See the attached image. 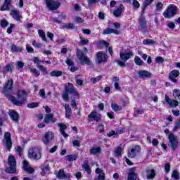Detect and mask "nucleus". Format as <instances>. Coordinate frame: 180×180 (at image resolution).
<instances>
[{
    "mask_svg": "<svg viewBox=\"0 0 180 180\" xmlns=\"http://www.w3.org/2000/svg\"><path fill=\"white\" fill-rule=\"evenodd\" d=\"M16 96L17 99L14 96H12L11 98H10L13 105H15L16 106H22V105H25V103L26 102V96H27L26 91L23 89L18 90L17 91Z\"/></svg>",
    "mask_w": 180,
    "mask_h": 180,
    "instance_id": "obj_1",
    "label": "nucleus"
},
{
    "mask_svg": "<svg viewBox=\"0 0 180 180\" xmlns=\"http://www.w3.org/2000/svg\"><path fill=\"white\" fill-rule=\"evenodd\" d=\"M13 89V79H8L7 82H6L3 86V89L1 91V94L8 99V101L11 100L12 98V91Z\"/></svg>",
    "mask_w": 180,
    "mask_h": 180,
    "instance_id": "obj_2",
    "label": "nucleus"
},
{
    "mask_svg": "<svg viewBox=\"0 0 180 180\" xmlns=\"http://www.w3.org/2000/svg\"><path fill=\"white\" fill-rule=\"evenodd\" d=\"M8 167L6 168L7 174H16V159L15 156L10 155L8 159Z\"/></svg>",
    "mask_w": 180,
    "mask_h": 180,
    "instance_id": "obj_3",
    "label": "nucleus"
},
{
    "mask_svg": "<svg viewBox=\"0 0 180 180\" xmlns=\"http://www.w3.org/2000/svg\"><path fill=\"white\" fill-rule=\"evenodd\" d=\"M95 63L98 65L108 63V54L102 51L97 52L96 53Z\"/></svg>",
    "mask_w": 180,
    "mask_h": 180,
    "instance_id": "obj_4",
    "label": "nucleus"
},
{
    "mask_svg": "<svg viewBox=\"0 0 180 180\" xmlns=\"http://www.w3.org/2000/svg\"><path fill=\"white\" fill-rule=\"evenodd\" d=\"M76 56L78 60L82 64L85 63L86 65H92V60L88 58V56H85V53L81 50H77L76 53Z\"/></svg>",
    "mask_w": 180,
    "mask_h": 180,
    "instance_id": "obj_5",
    "label": "nucleus"
},
{
    "mask_svg": "<svg viewBox=\"0 0 180 180\" xmlns=\"http://www.w3.org/2000/svg\"><path fill=\"white\" fill-rule=\"evenodd\" d=\"M178 11V8L174 4L169 5L167 10L163 13V15L165 18H173L175 15H176V11Z\"/></svg>",
    "mask_w": 180,
    "mask_h": 180,
    "instance_id": "obj_6",
    "label": "nucleus"
},
{
    "mask_svg": "<svg viewBox=\"0 0 180 180\" xmlns=\"http://www.w3.org/2000/svg\"><path fill=\"white\" fill-rule=\"evenodd\" d=\"M28 157L31 160H35L36 161H39V160L41 158V153L37 148H31L28 152Z\"/></svg>",
    "mask_w": 180,
    "mask_h": 180,
    "instance_id": "obj_7",
    "label": "nucleus"
},
{
    "mask_svg": "<svg viewBox=\"0 0 180 180\" xmlns=\"http://www.w3.org/2000/svg\"><path fill=\"white\" fill-rule=\"evenodd\" d=\"M46 7L49 11H56L58 9L60 6H61V4L59 3L58 1L56 0H44Z\"/></svg>",
    "mask_w": 180,
    "mask_h": 180,
    "instance_id": "obj_8",
    "label": "nucleus"
},
{
    "mask_svg": "<svg viewBox=\"0 0 180 180\" xmlns=\"http://www.w3.org/2000/svg\"><path fill=\"white\" fill-rule=\"evenodd\" d=\"M169 141L170 143V144L169 145L170 148H172L173 151H175L176 148H178L179 142L178 139L175 138L174 134H169Z\"/></svg>",
    "mask_w": 180,
    "mask_h": 180,
    "instance_id": "obj_9",
    "label": "nucleus"
},
{
    "mask_svg": "<svg viewBox=\"0 0 180 180\" xmlns=\"http://www.w3.org/2000/svg\"><path fill=\"white\" fill-rule=\"evenodd\" d=\"M165 102L168 103V105H169V108H177V106H179L180 103L176 100V98L171 99L167 94H165Z\"/></svg>",
    "mask_w": 180,
    "mask_h": 180,
    "instance_id": "obj_10",
    "label": "nucleus"
},
{
    "mask_svg": "<svg viewBox=\"0 0 180 180\" xmlns=\"http://www.w3.org/2000/svg\"><path fill=\"white\" fill-rule=\"evenodd\" d=\"M4 139L6 141L4 142V145L6 146V148L11 151V148H12V139L11 138V133L5 132Z\"/></svg>",
    "mask_w": 180,
    "mask_h": 180,
    "instance_id": "obj_11",
    "label": "nucleus"
},
{
    "mask_svg": "<svg viewBox=\"0 0 180 180\" xmlns=\"http://www.w3.org/2000/svg\"><path fill=\"white\" fill-rule=\"evenodd\" d=\"M54 139V134L52 131H47L42 139L44 144L49 146L50 141Z\"/></svg>",
    "mask_w": 180,
    "mask_h": 180,
    "instance_id": "obj_12",
    "label": "nucleus"
},
{
    "mask_svg": "<svg viewBox=\"0 0 180 180\" xmlns=\"http://www.w3.org/2000/svg\"><path fill=\"white\" fill-rule=\"evenodd\" d=\"M134 56V53H133V51H129V52H120V57L122 59V61H124V63H126V61H127V60H130V58H131V57Z\"/></svg>",
    "mask_w": 180,
    "mask_h": 180,
    "instance_id": "obj_13",
    "label": "nucleus"
},
{
    "mask_svg": "<svg viewBox=\"0 0 180 180\" xmlns=\"http://www.w3.org/2000/svg\"><path fill=\"white\" fill-rule=\"evenodd\" d=\"M32 60L37 64V68L43 72V75H46V74H47V70L46 68H44V66L40 65L41 63H43V61L40 60L37 57H34Z\"/></svg>",
    "mask_w": 180,
    "mask_h": 180,
    "instance_id": "obj_14",
    "label": "nucleus"
},
{
    "mask_svg": "<svg viewBox=\"0 0 180 180\" xmlns=\"http://www.w3.org/2000/svg\"><path fill=\"white\" fill-rule=\"evenodd\" d=\"M179 77V70H173L172 72L169 74V79L172 81V82H174V84H176L178 82V80L176 78Z\"/></svg>",
    "mask_w": 180,
    "mask_h": 180,
    "instance_id": "obj_15",
    "label": "nucleus"
},
{
    "mask_svg": "<svg viewBox=\"0 0 180 180\" xmlns=\"http://www.w3.org/2000/svg\"><path fill=\"white\" fill-rule=\"evenodd\" d=\"M141 151V147L140 146H136L132 148L129 151H128L129 158H134L137 155L138 153Z\"/></svg>",
    "mask_w": 180,
    "mask_h": 180,
    "instance_id": "obj_16",
    "label": "nucleus"
},
{
    "mask_svg": "<svg viewBox=\"0 0 180 180\" xmlns=\"http://www.w3.org/2000/svg\"><path fill=\"white\" fill-rule=\"evenodd\" d=\"M47 161L48 160H46L44 165L40 167V169L41 170V175H42V176H46V175H49V174H50V165L47 163Z\"/></svg>",
    "mask_w": 180,
    "mask_h": 180,
    "instance_id": "obj_17",
    "label": "nucleus"
},
{
    "mask_svg": "<svg viewBox=\"0 0 180 180\" xmlns=\"http://www.w3.org/2000/svg\"><path fill=\"white\" fill-rule=\"evenodd\" d=\"M88 117L89 119H92L94 122H101L102 119V115L98 113L96 111H92L89 115Z\"/></svg>",
    "mask_w": 180,
    "mask_h": 180,
    "instance_id": "obj_18",
    "label": "nucleus"
},
{
    "mask_svg": "<svg viewBox=\"0 0 180 180\" xmlns=\"http://www.w3.org/2000/svg\"><path fill=\"white\" fill-rule=\"evenodd\" d=\"M10 15H11L14 20H16L17 22H20L22 20V15H20V11H19V10H11Z\"/></svg>",
    "mask_w": 180,
    "mask_h": 180,
    "instance_id": "obj_19",
    "label": "nucleus"
},
{
    "mask_svg": "<svg viewBox=\"0 0 180 180\" xmlns=\"http://www.w3.org/2000/svg\"><path fill=\"white\" fill-rule=\"evenodd\" d=\"M67 19V15L62 13L58 15V18L51 17V20L54 22L55 23H62L63 20H65Z\"/></svg>",
    "mask_w": 180,
    "mask_h": 180,
    "instance_id": "obj_20",
    "label": "nucleus"
},
{
    "mask_svg": "<svg viewBox=\"0 0 180 180\" xmlns=\"http://www.w3.org/2000/svg\"><path fill=\"white\" fill-rule=\"evenodd\" d=\"M139 23L141 26V32H147V20H146V18L141 16V18L139 19Z\"/></svg>",
    "mask_w": 180,
    "mask_h": 180,
    "instance_id": "obj_21",
    "label": "nucleus"
},
{
    "mask_svg": "<svg viewBox=\"0 0 180 180\" xmlns=\"http://www.w3.org/2000/svg\"><path fill=\"white\" fill-rule=\"evenodd\" d=\"M10 118L13 122H19V113L13 110H11L8 113Z\"/></svg>",
    "mask_w": 180,
    "mask_h": 180,
    "instance_id": "obj_22",
    "label": "nucleus"
},
{
    "mask_svg": "<svg viewBox=\"0 0 180 180\" xmlns=\"http://www.w3.org/2000/svg\"><path fill=\"white\" fill-rule=\"evenodd\" d=\"M44 123L49 124V123H56L57 122V120L54 117V115L53 114H46L44 117Z\"/></svg>",
    "mask_w": 180,
    "mask_h": 180,
    "instance_id": "obj_23",
    "label": "nucleus"
},
{
    "mask_svg": "<svg viewBox=\"0 0 180 180\" xmlns=\"http://www.w3.org/2000/svg\"><path fill=\"white\" fill-rule=\"evenodd\" d=\"M137 179V173H136V168L131 167L129 169V173L128 174V180H136Z\"/></svg>",
    "mask_w": 180,
    "mask_h": 180,
    "instance_id": "obj_24",
    "label": "nucleus"
},
{
    "mask_svg": "<svg viewBox=\"0 0 180 180\" xmlns=\"http://www.w3.org/2000/svg\"><path fill=\"white\" fill-rule=\"evenodd\" d=\"M124 9L123 4H120L119 8L114 11L113 15L115 18H119L122 16V12Z\"/></svg>",
    "mask_w": 180,
    "mask_h": 180,
    "instance_id": "obj_25",
    "label": "nucleus"
},
{
    "mask_svg": "<svg viewBox=\"0 0 180 180\" xmlns=\"http://www.w3.org/2000/svg\"><path fill=\"white\" fill-rule=\"evenodd\" d=\"M58 126L60 128V134H62V136H63V137H65V138L68 137V134L65 133V131H64V130H65V129H67V125L64 124L63 123H59V124H58Z\"/></svg>",
    "mask_w": 180,
    "mask_h": 180,
    "instance_id": "obj_26",
    "label": "nucleus"
},
{
    "mask_svg": "<svg viewBox=\"0 0 180 180\" xmlns=\"http://www.w3.org/2000/svg\"><path fill=\"white\" fill-rule=\"evenodd\" d=\"M139 78H150L151 73L147 70H140L139 72Z\"/></svg>",
    "mask_w": 180,
    "mask_h": 180,
    "instance_id": "obj_27",
    "label": "nucleus"
},
{
    "mask_svg": "<svg viewBox=\"0 0 180 180\" xmlns=\"http://www.w3.org/2000/svg\"><path fill=\"white\" fill-rule=\"evenodd\" d=\"M101 151L102 148H101V146L93 147L89 150V153L91 155H96V154H101Z\"/></svg>",
    "mask_w": 180,
    "mask_h": 180,
    "instance_id": "obj_28",
    "label": "nucleus"
},
{
    "mask_svg": "<svg viewBox=\"0 0 180 180\" xmlns=\"http://www.w3.org/2000/svg\"><path fill=\"white\" fill-rule=\"evenodd\" d=\"M154 176H155V170H154V169L146 170L147 179H153Z\"/></svg>",
    "mask_w": 180,
    "mask_h": 180,
    "instance_id": "obj_29",
    "label": "nucleus"
},
{
    "mask_svg": "<svg viewBox=\"0 0 180 180\" xmlns=\"http://www.w3.org/2000/svg\"><path fill=\"white\" fill-rule=\"evenodd\" d=\"M110 33H114L115 34H119V30L112 29V28H107L103 31V34H110Z\"/></svg>",
    "mask_w": 180,
    "mask_h": 180,
    "instance_id": "obj_30",
    "label": "nucleus"
},
{
    "mask_svg": "<svg viewBox=\"0 0 180 180\" xmlns=\"http://www.w3.org/2000/svg\"><path fill=\"white\" fill-rule=\"evenodd\" d=\"M123 133V130L117 131V132H115V131H111L107 134L108 137H119V134H122Z\"/></svg>",
    "mask_w": 180,
    "mask_h": 180,
    "instance_id": "obj_31",
    "label": "nucleus"
},
{
    "mask_svg": "<svg viewBox=\"0 0 180 180\" xmlns=\"http://www.w3.org/2000/svg\"><path fill=\"white\" fill-rule=\"evenodd\" d=\"M82 168L87 172V174H91V169L89 168V163L88 160H84L83 162Z\"/></svg>",
    "mask_w": 180,
    "mask_h": 180,
    "instance_id": "obj_32",
    "label": "nucleus"
},
{
    "mask_svg": "<svg viewBox=\"0 0 180 180\" xmlns=\"http://www.w3.org/2000/svg\"><path fill=\"white\" fill-rule=\"evenodd\" d=\"M65 117H67V119H70L71 116V107H70L69 105L65 104Z\"/></svg>",
    "mask_w": 180,
    "mask_h": 180,
    "instance_id": "obj_33",
    "label": "nucleus"
},
{
    "mask_svg": "<svg viewBox=\"0 0 180 180\" xmlns=\"http://www.w3.org/2000/svg\"><path fill=\"white\" fill-rule=\"evenodd\" d=\"M11 51H13V53H21V51H22L21 47L17 46L15 44H12L11 46Z\"/></svg>",
    "mask_w": 180,
    "mask_h": 180,
    "instance_id": "obj_34",
    "label": "nucleus"
},
{
    "mask_svg": "<svg viewBox=\"0 0 180 180\" xmlns=\"http://www.w3.org/2000/svg\"><path fill=\"white\" fill-rule=\"evenodd\" d=\"M111 108H112V110H114V112H119V110H120L122 109V106L117 105L115 102L111 103Z\"/></svg>",
    "mask_w": 180,
    "mask_h": 180,
    "instance_id": "obj_35",
    "label": "nucleus"
},
{
    "mask_svg": "<svg viewBox=\"0 0 180 180\" xmlns=\"http://www.w3.org/2000/svg\"><path fill=\"white\" fill-rule=\"evenodd\" d=\"M122 146H118L114 150V156L115 157H121L122 156Z\"/></svg>",
    "mask_w": 180,
    "mask_h": 180,
    "instance_id": "obj_36",
    "label": "nucleus"
},
{
    "mask_svg": "<svg viewBox=\"0 0 180 180\" xmlns=\"http://www.w3.org/2000/svg\"><path fill=\"white\" fill-rule=\"evenodd\" d=\"M75 89H74V85L71 83H69L66 84L65 86V91L66 92L71 94L72 91H74Z\"/></svg>",
    "mask_w": 180,
    "mask_h": 180,
    "instance_id": "obj_37",
    "label": "nucleus"
},
{
    "mask_svg": "<svg viewBox=\"0 0 180 180\" xmlns=\"http://www.w3.org/2000/svg\"><path fill=\"white\" fill-rule=\"evenodd\" d=\"M66 160L67 161H69L70 162H72V161H75L77 160V158H78V155L75 154V155H69L68 156H66Z\"/></svg>",
    "mask_w": 180,
    "mask_h": 180,
    "instance_id": "obj_38",
    "label": "nucleus"
},
{
    "mask_svg": "<svg viewBox=\"0 0 180 180\" xmlns=\"http://www.w3.org/2000/svg\"><path fill=\"white\" fill-rule=\"evenodd\" d=\"M134 63L136 65H139L140 67L141 65H144V62L140 58L139 56H135L134 58Z\"/></svg>",
    "mask_w": 180,
    "mask_h": 180,
    "instance_id": "obj_39",
    "label": "nucleus"
},
{
    "mask_svg": "<svg viewBox=\"0 0 180 180\" xmlns=\"http://www.w3.org/2000/svg\"><path fill=\"white\" fill-rule=\"evenodd\" d=\"M38 34L39 37H41V40H43V41H47V39H46V33L44 32V31L39 30Z\"/></svg>",
    "mask_w": 180,
    "mask_h": 180,
    "instance_id": "obj_40",
    "label": "nucleus"
},
{
    "mask_svg": "<svg viewBox=\"0 0 180 180\" xmlns=\"http://www.w3.org/2000/svg\"><path fill=\"white\" fill-rule=\"evenodd\" d=\"M173 96L174 99H179L180 101V89H174L173 90Z\"/></svg>",
    "mask_w": 180,
    "mask_h": 180,
    "instance_id": "obj_41",
    "label": "nucleus"
},
{
    "mask_svg": "<svg viewBox=\"0 0 180 180\" xmlns=\"http://www.w3.org/2000/svg\"><path fill=\"white\" fill-rule=\"evenodd\" d=\"M50 75L51 77H61L63 72L54 70L50 72Z\"/></svg>",
    "mask_w": 180,
    "mask_h": 180,
    "instance_id": "obj_42",
    "label": "nucleus"
},
{
    "mask_svg": "<svg viewBox=\"0 0 180 180\" xmlns=\"http://www.w3.org/2000/svg\"><path fill=\"white\" fill-rule=\"evenodd\" d=\"M39 106V103L32 102L27 104V108L30 109H33L34 108H37Z\"/></svg>",
    "mask_w": 180,
    "mask_h": 180,
    "instance_id": "obj_43",
    "label": "nucleus"
},
{
    "mask_svg": "<svg viewBox=\"0 0 180 180\" xmlns=\"http://www.w3.org/2000/svg\"><path fill=\"white\" fill-rule=\"evenodd\" d=\"M101 79H102V76H98L96 77H92L90 81H91V82H93V84H96V82H99V81H101Z\"/></svg>",
    "mask_w": 180,
    "mask_h": 180,
    "instance_id": "obj_44",
    "label": "nucleus"
},
{
    "mask_svg": "<svg viewBox=\"0 0 180 180\" xmlns=\"http://www.w3.org/2000/svg\"><path fill=\"white\" fill-rule=\"evenodd\" d=\"M172 178L175 180L179 179V172L176 170H174L172 174Z\"/></svg>",
    "mask_w": 180,
    "mask_h": 180,
    "instance_id": "obj_45",
    "label": "nucleus"
},
{
    "mask_svg": "<svg viewBox=\"0 0 180 180\" xmlns=\"http://www.w3.org/2000/svg\"><path fill=\"white\" fill-rule=\"evenodd\" d=\"M180 129V119L177 120L174 123V129L173 131H176L178 129Z\"/></svg>",
    "mask_w": 180,
    "mask_h": 180,
    "instance_id": "obj_46",
    "label": "nucleus"
},
{
    "mask_svg": "<svg viewBox=\"0 0 180 180\" xmlns=\"http://www.w3.org/2000/svg\"><path fill=\"white\" fill-rule=\"evenodd\" d=\"M57 177L59 179H63V178H65V173H64L63 170H59Z\"/></svg>",
    "mask_w": 180,
    "mask_h": 180,
    "instance_id": "obj_47",
    "label": "nucleus"
},
{
    "mask_svg": "<svg viewBox=\"0 0 180 180\" xmlns=\"http://www.w3.org/2000/svg\"><path fill=\"white\" fill-rule=\"evenodd\" d=\"M70 93L65 91L62 96V98L63 99V101H65V102H68V101L70 100V96H68V94Z\"/></svg>",
    "mask_w": 180,
    "mask_h": 180,
    "instance_id": "obj_48",
    "label": "nucleus"
},
{
    "mask_svg": "<svg viewBox=\"0 0 180 180\" xmlns=\"http://www.w3.org/2000/svg\"><path fill=\"white\" fill-rule=\"evenodd\" d=\"M133 9H139L140 8V3L137 0H133L132 2Z\"/></svg>",
    "mask_w": 180,
    "mask_h": 180,
    "instance_id": "obj_49",
    "label": "nucleus"
},
{
    "mask_svg": "<svg viewBox=\"0 0 180 180\" xmlns=\"http://www.w3.org/2000/svg\"><path fill=\"white\" fill-rule=\"evenodd\" d=\"M143 44H155V41L153 39H144L143 41Z\"/></svg>",
    "mask_w": 180,
    "mask_h": 180,
    "instance_id": "obj_50",
    "label": "nucleus"
},
{
    "mask_svg": "<svg viewBox=\"0 0 180 180\" xmlns=\"http://www.w3.org/2000/svg\"><path fill=\"white\" fill-rule=\"evenodd\" d=\"M165 171L166 172V174H168V172L171 171V163L167 162L165 165Z\"/></svg>",
    "mask_w": 180,
    "mask_h": 180,
    "instance_id": "obj_51",
    "label": "nucleus"
},
{
    "mask_svg": "<svg viewBox=\"0 0 180 180\" xmlns=\"http://www.w3.org/2000/svg\"><path fill=\"white\" fill-rule=\"evenodd\" d=\"M30 72H32V74H34L37 77H39L40 75V72L36 69V68H30Z\"/></svg>",
    "mask_w": 180,
    "mask_h": 180,
    "instance_id": "obj_52",
    "label": "nucleus"
},
{
    "mask_svg": "<svg viewBox=\"0 0 180 180\" xmlns=\"http://www.w3.org/2000/svg\"><path fill=\"white\" fill-rule=\"evenodd\" d=\"M9 23L8 22V21L6 20H0V25L1 27H7Z\"/></svg>",
    "mask_w": 180,
    "mask_h": 180,
    "instance_id": "obj_53",
    "label": "nucleus"
},
{
    "mask_svg": "<svg viewBox=\"0 0 180 180\" xmlns=\"http://www.w3.org/2000/svg\"><path fill=\"white\" fill-rule=\"evenodd\" d=\"M64 29H74V23L70 22L63 25Z\"/></svg>",
    "mask_w": 180,
    "mask_h": 180,
    "instance_id": "obj_54",
    "label": "nucleus"
},
{
    "mask_svg": "<svg viewBox=\"0 0 180 180\" xmlns=\"http://www.w3.org/2000/svg\"><path fill=\"white\" fill-rule=\"evenodd\" d=\"M116 63H117V65H119L120 67H122V68H124V67H126V62H124V61H122V60H116L115 61Z\"/></svg>",
    "mask_w": 180,
    "mask_h": 180,
    "instance_id": "obj_55",
    "label": "nucleus"
},
{
    "mask_svg": "<svg viewBox=\"0 0 180 180\" xmlns=\"http://www.w3.org/2000/svg\"><path fill=\"white\" fill-rule=\"evenodd\" d=\"M88 43H89V40L80 37V44L84 46L85 44H88Z\"/></svg>",
    "mask_w": 180,
    "mask_h": 180,
    "instance_id": "obj_56",
    "label": "nucleus"
},
{
    "mask_svg": "<svg viewBox=\"0 0 180 180\" xmlns=\"http://www.w3.org/2000/svg\"><path fill=\"white\" fill-rule=\"evenodd\" d=\"M4 72H9L10 71H12V67H11V65L8 64L4 67Z\"/></svg>",
    "mask_w": 180,
    "mask_h": 180,
    "instance_id": "obj_57",
    "label": "nucleus"
},
{
    "mask_svg": "<svg viewBox=\"0 0 180 180\" xmlns=\"http://www.w3.org/2000/svg\"><path fill=\"white\" fill-rule=\"evenodd\" d=\"M15 151H16V153H17V154L18 155L19 157H20V155H22V147L17 146L15 148Z\"/></svg>",
    "mask_w": 180,
    "mask_h": 180,
    "instance_id": "obj_58",
    "label": "nucleus"
},
{
    "mask_svg": "<svg viewBox=\"0 0 180 180\" xmlns=\"http://www.w3.org/2000/svg\"><path fill=\"white\" fill-rule=\"evenodd\" d=\"M72 144L74 147H81V142L78 140L73 141Z\"/></svg>",
    "mask_w": 180,
    "mask_h": 180,
    "instance_id": "obj_59",
    "label": "nucleus"
},
{
    "mask_svg": "<svg viewBox=\"0 0 180 180\" xmlns=\"http://www.w3.org/2000/svg\"><path fill=\"white\" fill-rule=\"evenodd\" d=\"M25 171H26L27 172H28V174H34V169L33 167H27L26 169H25Z\"/></svg>",
    "mask_w": 180,
    "mask_h": 180,
    "instance_id": "obj_60",
    "label": "nucleus"
},
{
    "mask_svg": "<svg viewBox=\"0 0 180 180\" xmlns=\"http://www.w3.org/2000/svg\"><path fill=\"white\" fill-rule=\"evenodd\" d=\"M9 10V5L4 3V6L1 7V11H8Z\"/></svg>",
    "mask_w": 180,
    "mask_h": 180,
    "instance_id": "obj_61",
    "label": "nucleus"
},
{
    "mask_svg": "<svg viewBox=\"0 0 180 180\" xmlns=\"http://www.w3.org/2000/svg\"><path fill=\"white\" fill-rule=\"evenodd\" d=\"M39 95H40L41 98H46V91H44V89H40L39 92Z\"/></svg>",
    "mask_w": 180,
    "mask_h": 180,
    "instance_id": "obj_62",
    "label": "nucleus"
},
{
    "mask_svg": "<svg viewBox=\"0 0 180 180\" xmlns=\"http://www.w3.org/2000/svg\"><path fill=\"white\" fill-rule=\"evenodd\" d=\"M66 64H68V65H69V67H72V65H74V61H72V60L68 58L66 60Z\"/></svg>",
    "mask_w": 180,
    "mask_h": 180,
    "instance_id": "obj_63",
    "label": "nucleus"
},
{
    "mask_svg": "<svg viewBox=\"0 0 180 180\" xmlns=\"http://www.w3.org/2000/svg\"><path fill=\"white\" fill-rule=\"evenodd\" d=\"M156 63H164V58L158 56L155 58Z\"/></svg>",
    "mask_w": 180,
    "mask_h": 180,
    "instance_id": "obj_64",
    "label": "nucleus"
}]
</instances>
